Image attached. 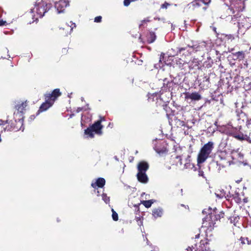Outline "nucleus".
<instances>
[{"mask_svg":"<svg viewBox=\"0 0 251 251\" xmlns=\"http://www.w3.org/2000/svg\"><path fill=\"white\" fill-rule=\"evenodd\" d=\"M105 183V180L103 178H99L95 182H92L91 186L93 188L96 189V187L101 188L104 186Z\"/></svg>","mask_w":251,"mask_h":251,"instance_id":"nucleus-15","label":"nucleus"},{"mask_svg":"<svg viewBox=\"0 0 251 251\" xmlns=\"http://www.w3.org/2000/svg\"><path fill=\"white\" fill-rule=\"evenodd\" d=\"M200 1L202 2L204 4H208L211 2V0H200Z\"/></svg>","mask_w":251,"mask_h":251,"instance_id":"nucleus-34","label":"nucleus"},{"mask_svg":"<svg viewBox=\"0 0 251 251\" xmlns=\"http://www.w3.org/2000/svg\"><path fill=\"white\" fill-rule=\"evenodd\" d=\"M215 194L217 197L219 198H223L224 197L228 201H229L231 198L230 193L229 192L226 193L223 190L220 191L219 193L217 192Z\"/></svg>","mask_w":251,"mask_h":251,"instance_id":"nucleus-17","label":"nucleus"},{"mask_svg":"<svg viewBox=\"0 0 251 251\" xmlns=\"http://www.w3.org/2000/svg\"><path fill=\"white\" fill-rule=\"evenodd\" d=\"M5 124H6V122L0 121V126H4Z\"/></svg>","mask_w":251,"mask_h":251,"instance_id":"nucleus-39","label":"nucleus"},{"mask_svg":"<svg viewBox=\"0 0 251 251\" xmlns=\"http://www.w3.org/2000/svg\"><path fill=\"white\" fill-rule=\"evenodd\" d=\"M182 157H177V158H180V164H182V162L181 161L182 159Z\"/></svg>","mask_w":251,"mask_h":251,"instance_id":"nucleus-42","label":"nucleus"},{"mask_svg":"<svg viewBox=\"0 0 251 251\" xmlns=\"http://www.w3.org/2000/svg\"><path fill=\"white\" fill-rule=\"evenodd\" d=\"M150 21L148 18L142 20L141 22V24L139 25V28H141L144 26V25H146Z\"/></svg>","mask_w":251,"mask_h":251,"instance_id":"nucleus-27","label":"nucleus"},{"mask_svg":"<svg viewBox=\"0 0 251 251\" xmlns=\"http://www.w3.org/2000/svg\"><path fill=\"white\" fill-rule=\"evenodd\" d=\"M61 95V93L59 89H56L53 91L51 94H47L45 96H50V100H52L53 102H54L57 97Z\"/></svg>","mask_w":251,"mask_h":251,"instance_id":"nucleus-14","label":"nucleus"},{"mask_svg":"<svg viewBox=\"0 0 251 251\" xmlns=\"http://www.w3.org/2000/svg\"><path fill=\"white\" fill-rule=\"evenodd\" d=\"M234 50V49L232 48V49H231L230 50H229L228 51L229 52H232V51H233Z\"/></svg>","mask_w":251,"mask_h":251,"instance_id":"nucleus-43","label":"nucleus"},{"mask_svg":"<svg viewBox=\"0 0 251 251\" xmlns=\"http://www.w3.org/2000/svg\"><path fill=\"white\" fill-rule=\"evenodd\" d=\"M69 1L66 0H60L55 4V7L58 13L63 12L65 8L69 6Z\"/></svg>","mask_w":251,"mask_h":251,"instance_id":"nucleus-7","label":"nucleus"},{"mask_svg":"<svg viewBox=\"0 0 251 251\" xmlns=\"http://www.w3.org/2000/svg\"><path fill=\"white\" fill-rule=\"evenodd\" d=\"M202 213H208V215L203 219L202 226L205 227H211L213 226L214 225V219L215 218V215L214 213L212 212V209H205L202 211Z\"/></svg>","mask_w":251,"mask_h":251,"instance_id":"nucleus-4","label":"nucleus"},{"mask_svg":"<svg viewBox=\"0 0 251 251\" xmlns=\"http://www.w3.org/2000/svg\"><path fill=\"white\" fill-rule=\"evenodd\" d=\"M102 200L106 203H108L110 201V198L107 196L106 194H102Z\"/></svg>","mask_w":251,"mask_h":251,"instance_id":"nucleus-26","label":"nucleus"},{"mask_svg":"<svg viewBox=\"0 0 251 251\" xmlns=\"http://www.w3.org/2000/svg\"><path fill=\"white\" fill-rule=\"evenodd\" d=\"M233 218L234 219V220H233L231 218V223H234V225H235V221L237 220V218L236 217H235V218L233 217Z\"/></svg>","mask_w":251,"mask_h":251,"instance_id":"nucleus-37","label":"nucleus"},{"mask_svg":"<svg viewBox=\"0 0 251 251\" xmlns=\"http://www.w3.org/2000/svg\"><path fill=\"white\" fill-rule=\"evenodd\" d=\"M102 17L100 16H97L95 18L94 22L96 23H100L101 21Z\"/></svg>","mask_w":251,"mask_h":251,"instance_id":"nucleus-32","label":"nucleus"},{"mask_svg":"<svg viewBox=\"0 0 251 251\" xmlns=\"http://www.w3.org/2000/svg\"><path fill=\"white\" fill-rule=\"evenodd\" d=\"M181 126H184L183 122H182V124Z\"/></svg>","mask_w":251,"mask_h":251,"instance_id":"nucleus-45","label":"nucleus"},{"mask_svg":"<svg viewBox=\"0 0 251 251\" xmlns=\"http://www.w3.org/2000/svg\"><path fill=\"white\" fill-rule=\"evenodd\" d=\"M71 25H67L66 26L65 28H63V30H65V35H67L69 33H70L74 28L75 27V24L72 22H70Z\"/></svg>","mask_w":251,"mask_h":251,"instance_id":"nucleus-21","label":"nucleus"},{"mask_svg":"<svg viewBox=\"0 0 251 251\" xmlns=\"http://www.w3.org/2000/svg\"><path fill=\"white\" fill-rule=\"evenodd\" d=\"M231 198L229 201H234L237 203H240L241 202L242 199L240 197V195L238 193H235L234 194H230Z\"/></svg>","mask_w":251,"mask_h":251,"instance_id":"nucleus-20","label":"nucleus"},{"mask_svg":"<svg viewBox=\"0 0 251 251\" xmlns=\"http://www.w3.org/2000/svg\"><path fill=\"white\" fill-rule=\"evenodd\" d=\"M189 158H190V156H188L187 158L186 159V162L184 164V167L185 168H190L192 165L190 163V160Z\"/></svg>","mask_w":251,"mask_h":251,"instance_id":"nucleus-28","label":"nucleus"},{"mask_svg":"<svg viewBox=\"0 0 251 251\" xmlns=\"http://www.w3.org/2000/svg\"><path fill=\"white\" fill-rule=\"evenodd\" d=\"M231 10L235 9L236 11H242L245 8L244 2L242 0H231ZM233 13H234V11Z\"/></svg>","mask_w":251,"mask_h":251,"instance_id":"nucleus-6","label":"nucleus"},{"mask_svg":"<svg viewBox=\"0 0 251 251\" xmlns=\"http://www.w3.org/2000/svg\"><path fill=\"white\" fill-rule=\"evenodd\" d=\"M82 110V108L78 107L77 110H76V112H79L81 111Z\"/></svg>","mask_w":251,"mask_h":251,"instance_id":"nucleus-41","label":"nucleus"},{"mask_svg":"<svg viewBox=\"0 0 251 251\" xmlns=\"http://www.w3.org/2000/svg\"><path fill=\"white\" fill-rule=\"evenodd\" d=\"M187 50L190 53L192 52L204 51L207 50L205 42H193L192 45H188L187 47L179 48L178 51L181 53L182 51Z\"/></svg>","mask_w":251,"mask_h":251,"instance_id":"nucleus-3","label":"nucleus"},{"mask_svg":"<svg viewBox=\"0 0 251 251\" xmlns=\"http://www.w3.org/2000/svg\"><path fill=\"white\" fill-rule=\"evenodd\" d=\"M193 249V247H189L187 249V251H192Z\"/></svg>","mask_w":251,"mask_h":251,"instance_id":"nucleus-40","label":"nucleus"},{"mask_svg":"<svg viewBox=\"0 0 251 251\" xmlns=\"http://www.w3.org/2000/svg\"><path fill=\"white\" fill-rule=\"evenodd\" d=\"M247 125H251V119H248L247 121Z\"/></svg>","mask_w":251,"mask_h":251,"instance_id":"nucleus-38","label":"nucleus"},{"mask_svg":"<svg viewBox=\"0 0 251 251\" xmlns=\"http://www.w3.org/2000/svg\"><path fill=\"white\" fill-rule=\"evenodd\" d=\"M94 131L92 128L89 127L85 130V134L88 136L90 138H93L94 137Z\"/></svg>","mask_w":251,"mask_h":251,"instance_id":"nucleus-23","label":"nucleus"},{"mask_svg":"<svg viewBox=\"0 0 251 251\" xmlns=\"http://www.w3.org/2000/svg\"><path fill=\"white\" fill-rule=\"evenodd\" d=\"M220 158V164L223 167H226L230 165L231 156L227 154L226 152H221L219 155Z\"/></svg>","mask_w":251,"mask_h":251,"instance_id":"nucleus-5","label":"nucleus"},{"mask_svg":"<svg viewBox=\"0 0 251 251\" xmlns=\"http://www.w3.org/2000/svg\"><path fill=\"white\" fill-rule=\"evenodd\" d=\"M50 96H45V102L42 103L40 106L39 111L41 112L44 111L51 107L54 102L52 100H50V98H49Z\"/></svg>","mask_w":251,"mask_h":251,"instance_id":"nucleus-9","label":"nucleus"},{"mask_svg":"<svg viewBox=\"0 0 251 251\" xmlns=\"http://www.w3.org/2000/svg\"><path fill=\"white\" fill-rule=\"evenodd\" d=\"M155 150L159 154L164 153L167 151V150L165 148H163L161 150H159V149L155 148Z\"/></svg>","mask_w":251,"mask_h":251,"instance_id":"nucleus-30","label":"nucleus"},{"mask_svg":"<svg viewBox=\"0 0 251 251\" xmlns=\"http://www.w3.org/2000/svg\"><path fill=\"white\" fill-rule=\"evenodd\" d=\"M186 100L191 99L192 100H199L201 99V95L198 92L186 93L185 94Z\"/></svg>","mask_w":251,"mask_h":251,"instance_id":"nucleus-10","label":"nucleus"},{"mask_svg":"<svg viewBox=\"0 0 251 251\" xmlns=\"http://www.w3.org/2000/svg\"><path fill=\"white\" fill-rule=\"evenodd\" d=\"M156 39V35L155 33L153 32H151L150 33V37L148 39V42L149 43H151L153 42Z\"/></svg>","mask_w":251,"mask_h":251,"instance_id":"nucleus-25","label":"nucleus"},{"mask_svg":"<svg viewBox=\"0 0 251 251\" xmlns=\"http://www.w3.org/2000/svg\"><path fill=\"white\" fill-rule=\"evenodd\" d=\"M163 209L161 208H154L152 210V216L155 218L161 217L163 215Z\"/></svg>","mask_w":251,"mask_h":251,"instance_id":"nucleus-18","label":"nucleus"},{"mask_svg":"<svg viewBox=\"0 0 251 251\" xmlns=\"http://www.w3.org/2000/svg\"><path fill=\"white\" fill-rule=\"evenodd\" d=\"M196 251H211L208 247V243L206 240H201Z\"/></svg>","mask_w":251,"mask_h":251,"instance_id":"nucleus-13","label":"nucleus"},{"mask_svg":"<svg viewBox=\"0 0 251 251\" xmlns=\"http://www.w3.org/2000/svg\"><path fill=\"white\" fill-rule=\"evenodd\" d=\"M198 1H200V0H196L194 1H193L191 4L192 5L195 7V6H200V4H199Z\"/></svg>","mask_w":251,"mask_h":251,"instance_id":"nucleus-31","label":"nucleus"},{"mask_svg":"<svg viewBox=\"0 0 251 251\" xmlns=\"http://www.w3.org/2000/svg\"><path fill=\"white\" fill-rule=\"evenodd\" d=\"M198 172H199L198 175L199 176L204 177V173L202 171H201L200 169Z\"/></svg>","mask_w":251,"mask_h":251,"instance_id":"nucleus-36","label":"nucleus"},{"mask_svg":"<svg viewBox=\"0 0 251 251\" xmlns=\"http://www.w3.org/2000/svg\"><path fill=\"white\" fill-rule=\"evenodd\" d=\"M199 237V234L196 235V238H198Z\"/></svg>","mask_w":251,"mask_h":251,"instance_id":"nucleus-44","label":"nucleus"},{"mask_svg":"<svg viewBox=\"0 0 251 251\" xmlns=\"http://www.w3.org/2000/svg\"><path fill=\"white\" fill-rule=\"evenodd\" d=\"M6 25V22L3 20H0V26Z\"/></svg>","mask_w":251,"mask_h":251,"instance_id":"nucleus-35","label":"nucleus"},{"mask_svg":"<svg viewBox=\"0 0 251 251\" xmlns=\"http://www.w3.org/2000/svg\"><path fill=\"white\" fill-rule=\"evenodd\" d=\"M112 218L114 221H117L118 220V214L113 209H112Z\"/></svg>","mask_w":251,"mask_h":251,"instance_id":"nucleus-29","label":"nucleus"},{"mask_svg":"<svg viewBox=\"0 0 251 251\" xmlns=\"http://www.w3.org/2000/svg\"><path fill=\"white\" fill-rule=\"evenodd\" d=\"M170 5V4H169V3L167 2H165L164 3H163V4L161 5V8H165V9H167L168 6Z\"/></svg>","mask_w":251,"mask_h":251,"instance_id":"nucleus-33","label":"nucleus"},{"mask_svg":"<svg viewBox=\"0 0 251 251\" xmlns=\"http://www.w3.org/2000/svg\"><path fill=\"white\" fill-rule=\"evenodd\" d=\"M93 131L95 132L96 134H101L102 131L101 129L102 128V126L101 125V121H98L95 122L92 126H90Z\"/></svg>","mask_w":251,"mask_h":251,"instance_id":"nucleus-11","label":"nucleus"},{"mask_svg":"<svg viewBox=\"0 0 251 251\" xmlns=\"http://www.w3.org/2000/svg\"><path fill=\"white\" fill-rule=\"evenodd\" d=\"M26 106V101L22 102L21 103L17 104L16 106V108L18 111H20V112H22Z\"/></svg>","mask_w":251,"mask_h":251,"instance_id":"nucleus-22","label":"nucleus"},{"mask_svg":"<svg viewBox=\"0 0 251 251\" xmlns=\"http://www.w3.org/2000/svg\"><path fill=\"white\" fill-rule=\"evenodd\" d=\"M50 7V4L43 0H38L34 7L31 9V13L33 14L32 15L33 17V18L37 20L38 17L42 18Z\"/></svg>","mask_w":251,"mask_h":251,"instance_id":"nucleus-1","label":"nucleus"},{"mask_svg":"<svg viewBox=\"0 0 251 251\" xmlns=\"http://www.w3.org/2000/svg\"><path fill=\"white\" fill-rule=\"evenodd\" d=\"M6 128H7L6 127H3V129H4V130H5Z\"/></svg>","mask_w":251,"mask_h":251,"instance_id":"nucleus-46","label":"nucleus"},{"mask_svg":"<svg viewBox=\"0 0 251 251\" xmlns=\"http://www.w3.org/2000/svg\"><path fill=\"white\" fill-rule=\"evenodd\" d=\"M232 55L234 57V60H239L241 61L243 60L245 58V53L243 51L233 53Z\"/></svg>","mask_w":251,"mask_h":251,"instance_id":"nucleus-19","label":"nucleus"},{"mask_svg":"<svg viewBox=\"0 0 251 251\" xmlns=\"http://www.w3.org/2000/svg\"><path fill=\"white\" fill-rule=\"evenodd\" d=\"M153 202L154 201L153 200L143 201H142V203L147 208L150 207Z\"/></svg>","mask_w":251,"mask_h":251,"instance_id":"nucleus-24","label":"nucleus"},{"mask_svg":"<svg viewBox=\"0 0 251 251\" xmlns=\"http://www.w3.org/2000/svg\"><path fill=\"white\" fill-rule=\"evenodd\" d=\"M213 148L214 143L212 142H208L202 147L198 154V164L203 163L208 158Z\"/></svg>","mask_w":251,"mask_h":251,"instance_id":"nucleus-2","label":"nucleus"},{"mask_svg":"<svg viewBox=\"0 0 251 251\" xmlns=\"http://www.w3.org/2000/svg\"><path fill=\"white\" fill-rule=\"evenodd\" d=\"M227 133L232 135L235 138L239 140H246L249 143H251V139L247 135H244L243 133H235L231 131Z\"/></svg>","mask_w":251,"mask_h":251,"instance_id":"nucleus-8","label":"nucleus"},{"mask_svg":"<svg viewBox=\"0 0 251 251\" xmlns=\"http://www.w3.org/2000/svg\"><path fill=\"white\" fill-rule=\"evenodd\" d=\"M138 180L143 183H147L148 182V177L146 173H138L137 174Z\"/></svg>","mask_w":251,"mask_h":251,"instance_id":"nucleus-16","label":"nucleus"},{"mask_svg":"<svg viewBox=\"0 0 251 251\" xmlns=\"http://www.w3.org/2000/svg\"><path fill=\"white\" fill-rule=\"evenodd\" d=\"M149 165L145 161L140 162L137 165V170L138 173H146L149 169Z\"/></svg>","mask_w":251,"mask_h":251,"instance_id":"nucleus-12","label":"nucleus"}]
</instances>
